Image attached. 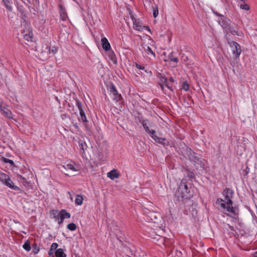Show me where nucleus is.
I'll return each instance as SVG.
<instances>
[{
	"label": "nucleus",
	"instance_id": "obj_1",
	"mask_svg": "<svg viewBox=\"0 0 257 257\" xmlns=\"http://www.w3.org/2000/svg\"><path fill=\"white\" fill-rule=\"evenodd\" d=\"M223 194L224 199L218 198L216 202L225 210V213H230L232 217H235L236 216V213L235 209L232 207L233 202L231 200L233 191L231 189L225 188L223 192Z\"/></svg>",
	"mask_w": 257,
	"mask_h": 257
},
{
	"label": "nucleus",
	"instance_id": "obj_2",
	"mask_svg": "<svg viewBox=\"0 0 257 257\" xmlns=\"http://www.w3.org/2000/svg\"><path fill=\"white\" fill-rule=\"evenodd\" d=\"M190 187L188 184L187 180L183 179L179 184L178 191L182 198H187L190 193Z\"/></svg>",
	"mask_w": 257,
	"mask_h": 257
},
{
	"label": "nucleus",
	"instance_id": "obj_3",
	"mask_svg": "<svg viewBox=\"0 0 257 257\" xmlns=\"http://www.w3.org/2000/svg\"><path fill=\"white\" fill-rule=\"evenodd\" d=\"M0 181L5 185L12 189L16 191L20 190V188L18 186L14 185L10 176L4 173H0Z\"/></svg>",
	"mask_w": 257,
	"mask_h": 257
},
{
	"label": "nucleus",
	"instance_id": "obj_4",
	"mask_svg": "<svg viewBox=\"0 0 257 257\" xmlns=\"http://www.w3.org/2000/svg\"><path fill=\"white\" fill-rule=\"evenodd\" d=\"M76 106L78 108L79 111L80 116L78 118L79 121H82L86 129H88V127L87 125L88 120L86 116L85 113L83 109L82 104L81 101L79 100L76 101Z\"/></svg>",
	"mask_w": 257,
	"mask_h": 257
},
{
	"label": "nucleus",
	"instance_id": "obj_5",
	"mask_svg": "<svg viewBox=\"0 0 257 257\" xmlns=\"http://www.w3.org/2000/svg\"><path fill=\"white\" fill-rule=\"evenodd\" d=\"M107 90L113 100L118 102L121 100V95L118 93L117 89L113 84H110L107 86Z\"/></svg>",
	"mask_w": 257,
	"mask_h": 257
},
{
	"label": "nucleus",
	"instance_id": "obj_6",
	"mask_svg": "<svg viewBox=\"0 0 257 257\" xmlns=\"http://www.w3.org/2000/svg\"><path fill=\"white\" fill-rule=\"evenodd\" d=\"M229 45L231 48L232 54L235 58H239L241 53V46L239 44L234 41L229 43Z\"/></svg>",
	"mask_w": 257,
	"mask_h": 257
},
{
	"label": "nucleus",
	"instance_id": "obj_7",
	"mask_svg": "<svg viewBox=\"0 0 257 257\" xmlns=\"http://www.w3.org/2000/svg\"><path fill=\"white\" fill-rule=\"evenodd\" d=\"M9 106L6 103H5L3 101L0 102V110L2 112L3 115L9 118H13L12 112L9 109Z\"/></svg>",
	"mask_w": 257,
	"mask_h": 257
},
{
	"label": "nucleus",
	"instance_id": "obj_8",
	"mask_svg": "<svg viewBox=\"0 0 257 257\" xmlns=\"http://www.w3.org/2000/svg\"><path fill=\"white\" fill-rule=\"evenodd\" d=\"M62 168L66 171H71L72 172H77L79 170V166L74 162L65 163L62 166Z\"/></svg>",
	"mask_w": 257,
	"mask_h": 257
},
{
	"label": "nucleus",
	"instance_id": "obj_9",
	"mask_svg": "<svg viewBox=\"0 0 257 257\" xmlns=\"http://www.w3.org/2000/svg\"><path fill=\"white\" fill-rule=\"evenodd\" d=\"M70 216V214L69 212H67L64 209H62L60 211L58 217H56L55 219L57 220L58 224L60 225L63 222V220L65 218H69Z\"/></svg>",
	"mask_w": 257,
	"mask_h": 257
},
{
	"label": "nucleus",
	"instance_id": "obj_10",
	"mask_svg": "<svg viewBox=\"0 0 257 257\" xmlns=\"http://www.w3.org/2000/svg\"><path fill=\"white\" fill-rule=\"evenodd\" d=\"M185 153L184 155V157L186 158H188L190 161L193 162L194 163H197L198 161V158L195 156V152L192 151L191 149L186 148V150L185 151Z\"/></svg>",
	"mask_w": 257,
	"mask_h": 257
},
{
	"label": "nucleus",
	"instance_id": "obj_11",
	"mask_svg": "<svg viewBox=\"0 0 257 257\" xmlns=\"http://www.w3.org/2000/svg\"><path fill=\"white\" fill-rule=\"evenodd\" d=\"M133 21L134 29L138 31L142 32L144 30V26L142 25V22L140 19H136L134 16H131Z\"/></svg>",
	"mask_w": 257,
	"mask_h": 257
},
{
	"label": "nucleus",
	"instance_id": "obj_12",
	"mask_svg": "<svg viewBox=\"0 0 257 257\" xmlns=\"http://www.w3.org/2000/svg\"><path fill=\"white\" fill-rule=\"evenodd\" d=\"M22 34L24 39L28 42L32 41L33 33L29 27H26V29L22 32Z\"/></svg>",
	"mask_w": 257,
	"mask_h": 257
},
{
	"label": "nucleus",
	"instance_id": "obj_13",
	"mask_svg": "<svg viewBox=\"0 0 257 257\" xmlns=\"http://www.w3.org/2000/svg\"><path fill=\"white\" fill-rule=\"evenodd\" d=\"M144 52L147 54V57L151 60H154L156 58L155 53L153 52L152 48L146 45L143 46Z\"/></svg>",
	"mask_w": 257,
	"mask_h": 257
},
{
	"label": "nucleus",
	"instance_id": "obj_14",
	"mask_svg": "<svg viewBox=\"0 0 257 257\" xmlns=\"http://www.w3.org/2000/svg\"><path fill=\"white\" fill-rule=\"evenodd\" d=\"M59 13L61 19L62 21H65L68 18L67 14L66 13L65 8L61 4L59 5Z\"/></svg>",
	"mask_w": 257,
	"mask_h": 257
},
{
	"label": "nucleus",
	"instance_id": "obj_15",
	"mask_svg": "<svg viewBox=\"0 0 257 257\" xmlns=\"http://www.w3.org/2000/svg\"><path fill=\"white\" fill-rule=\"evenodd\" d=\"M119 174L116 169H113L107 173V177L111 180H114L119 177Z\"/></svg>",
	"mask_w": 257,
	"mask_h": 257
},
{
	"label": "nucleus",
	"instance_id": "obj_16",
	"mask_svg": "<svg viewBox=\"0 0 257 257\" xmlns=\"http://www.w3.org/2000/svg\"><path fill=\"white\" fill-rule=\"evenodd\" d=\"M101 42L102 48L105 51H108L111 49L110 43L105 37L102 38L101 40Z\"/></svg>",
	"mask_w": 257,
	"mask_h": 257
},
{
	"label": "nucleus",
	"instance_id": "obj_17",
	"mask_svg": "<svg viewBox=\"0 0 257 257\" xmlns=\"http://www.w3.org/2000/svg\"><path fill=\"white\" fill-rule=\"evenodd\" d=\"M78 147L80 150L83 151V153H84V151L87 148V146L85 141L83 140H79L78 142Z\"/></svg>",
	"mask_w": 257,
	"mask_h": 257
},
{
	"label": "nucleus",
	"instance_id": "obj_18",
	"mask_svg": "<svg viewBox=\"0 0 257 257\" xmlns=\"http://www.w3.org/2000/svg\"><path fill=\"white\" fill-rule=\"evenodd\" d=\"M218 22L224 29H228V23L224 19V17L219 19Z\"/></svg>",
	"mask_w": 257,
	"mask_h": 257
},
{
	"label": "nucleus",
	"instance_id": "obj_19",
	"mask_svg": "<svg viewBox=\"0 0 257 257\" xmlns=\"http://www.w3.org/2000/svg\"><path fill=\"white\" fill-rule=\"evenodd\" d=\"M55 254L56 257H66V255L62 248L57 249L55 251Z\"/></svg>",
	"mask_w": 257,
	"mask_h": 257
},
{
	"label": "nucleus",
	"instance_id": "obj_20",
	"mask_svg": "<svg viewBox=\"0 0 257 257\" xmlns=\"http://www.w3.org/2000/svg\"><path fill=\"white\" fill-rule=\"evenodd\" d=\"M83 197L80 195H77L75 199V203L77 205H81L83 203Z\"/></svg>",
	"mask_w": 257,
	"mask_h": 257
},
{
	"label": "nucleus",
	"instance_id": "obj_21",
	"mask_svg": "<svg viewBox=\"0 0 257 257\" xmlns=\"http://www.w3.org/2000/svg\"><path fill=\"white\" fill-rule=\"evenodd\" d=\"M135 66L138 69L144 70L147 74H152L151 71H149L148 69H146L144 66H142L138 63H136Z\"/></svg>",
	"mask_w": 257,
	"mask_h": 257
},
{
	"label": "nucleus",
	"instance_id": "obj_22",
	"mask_svg": "<svg viewBox=\"0 0 257 257\" xmlns=\"http://www.w3.org/2000/svg\"><path fill=\"white\" fill-rule=\"evenodd\" d=\"M168 59L170 61L175 62L176 63H177L179 61V59L177 57H175L173 55V53H171L168 55Z\"/></svg>",
	"mask_w": 257,
	"mask_h": 257
},
{
	"label": "nucleus",
	"instance_id": "obj_23",
	"mask_svg": "<svg viewBox=\"0 0 257 257\" xmlns=\"http://www.w3.org/2000/svg\"><path fill=\"white\" fill-rule=\"evenodd\" d=\"M3 1L8 10L10 12H11L12 11L13 8L9 0H3Z\"/></svg>",
	"mask_w": 257,
	"mask_h": 257
},
{
	"label": "nucleus",
	"instance_id": "obj_24",
	"mask_svg": "<svg viewBox=\"0 0 257 257\" xmlns=\"http://www.w3.org/2000/svg\"><path fill=\"white\" fill-rule=\"evenodd\" d=\"M60 213L57 210H52L50 212V217L52 218H55L56 217H58V214Z\"/></svg>",
	"mask_w": 257,
	"mask_h": 257
},
{
	"label": "nucleus",
	"instance_id": "obj_25",
	"mask_svg": "<svg viewBox=\"0 0 257 257\" xmlns=\"http://www.w3.org/2000/svg\"><path fill=\"white\" fill-rule=\"evenodd\" d=\"M67 228L71 231H74L76 229V225L73 223H71L67 225Z\"/></svg>",
	"mask_w": 257,
	"mask_h": 257
},
{
	"label": "nucleus",
	"instance_id": "obj_26",
	"mask_svg": "<svg viewBox=\"0 0 257 257\" xmlns=\"http://www.w3.org/2000/svg\"><path fill=\"white\" fill-rule=\"evenodd\" d=\"M2 161L5 163H9L12 165H14V163L13 160L3 157L2 158Z\"/></svg>",
	"mask_w": 257,
	"mask_h": 257
},
{
	"label": "nucleus",
	"instance_id": "obj_27",
	"mask_svg": "<svg viewBox=\"0 0 257 257\" xmlns=\"http://www.w3.org/2000/svg\"><path fill=\"white\" fill-rule=\"evenodd\" d=\"M182 89L184 90L185 91H188L189 89V84L186 81H184L183 82L182 85Z\"/></svg>",
	"mask_w": 257,
	"mask_h": 257
},
{
	"label": "nucleus",
	"instance_id": "obj_28",
	"mask_svg": "<svg viewBox=\"0 0 257 257\" xmlns=\"http://www.w3.org/2000/svg\"><path fill=\"white\" fill-rule=\"evenodd\" d=\"M182 59L183 60V61H184L186 65H189L190 64V62H189V60L188 59V57L185 55H182Z\"/></svg>",
	"mask_w": 257,
	"mask_h": 257
},
{
	"label": "nucleus",
	"instance_id": "obj_29",
	"mask_svg": "<svg viewBox=\"0 0 257 257\" xmlns=\"http://www.w3.org/2000/svg\"><path fill=\"white\" fill-rule=\"evenodd\" d=\"M23 247L24 248V249H25L27 251L30 250L31 248V246L28 241L25 242L24 243V244L23 245Z\"/></svg>",
	"mask_w": 257,
	"mask_h": 257
},
{
	"label": "nucleus",
	"instance_id": "obj_30",
	"mask_svg": "<svg viewBox=\"0 0 257 257\" xmlns=\"http://www.w3.org/2000/svg\"><path fill=\"white\" fill-rule=\"evenodd\" d=\"M239 7L241 9L245 10L246 11H248L250 9L249 6L245 4V3L242 4H240L239 5Z\"/></svg>",
	"mask_w": 257,
	"mask_h": 257
},
{
	"label": "nucleus",
	"instance_id": "obj_31",
	"mask_svg": "<svg viewBox=\"0 0 257 257\" xmlns=\"http://www.w3.org/2000/svg\"><path fill=\"white\" fill-rule=\"evenodd\" d=\"M186 171L187 172L188 176L190 178H194L195 176V174L193 171H189L188 169H186Z\"/></svg>",
	"mask_w": 257,
	"mask_h": 257
},
{
	"label": "nucleus",
	"instance_id": "obj_32",
	"mask_svg": "<svg viewBox=\"0 0 257 257\" xmlns=\"http://www.w3.org/2000/svg\"><path fill=\"white\" fill-rule=\"evenodd\" d=\"M109 57L113 62H116L115 55L113 51L110 52Z\"/></svg>",
	"mask_w": 257,
	"mask_h": 257
},
{
	"label": "nucleus",
	"instance_id": "obj_33",
	"mask_svg": "<svg viewBox=\"0 0 257 257\" xmlns=\"http://www.w3.org/2000/svg\"><path fill=\"white\" fill-rule=\"evenodd\" d=\"M58 52V47L57 46H53L50 49V53H52L54 54H56Z\"/></svg>",
	"mask_w": 257,
	"mask_h": 257
},
{
	"label": "nucleus",
	"instance_id": "obj_34",
	"mask_svg": "<svg viewBox=\"0 0 257 257\" xmlns=\"http://www.w3.org/2000/svg\"><path fill=\"white\" fill-rule=\"evenodd\" d=\"M165 141V138H159L157 139V141L156 142L160 144H164V141Z\"/></svg>",
	"mask_w": 257,
	"mask_h": 257
},
{
	"label": "nucleus",
	"instance_id": "obj_35",
	"mask_svg": "<svg viewBox=\"0 0 257 257\" xmlns=\"http://www.w3.org/2000/svg\"><path fill=\"white\" fill-rule=\"evenodd\" d=\"M137 119L141 123H143L145 121H147L150 124V121L148 119H144L142 116H138Z\"/></svg>",
	"mask_w": 257,
	"mask_h": 257
},
{
	"label": "nucleus",
	"instance_id": "obj_36",
	"mask_svg": "<svg viewBox=\"0 0 257 257\" xmlns=\"http://www.w3.org/2000/svg\"><path fill=\"white\" fill-rule=\"evenodd\" d=\"M58 246V245L57 243L54 242L51 244L50 249H51V250H54L57 248Z\"/></svg>",
	"mask_w": 257,
	"mask_h": 257
},
{
	"label": "nucleus",
	"instance_id": "obj_37",
	"mask_svg": "<svg viewBox=\"0 0 257 257\" xmlns=\"http://www.w3.org/2000/svg\"><path fill=\"white\" fill-rule=\"evenodd\" d=\"M158 10L157 8L154 9L153 10V16L154 18H156L158 16Z\"/></svg>",
	"mask_w": 257,
	"mask_h": 257
},
{
	"label": "nucleus",
	"instance_id": "obj_38",
	"mask_svg": "<svg viewBox=\"0 0 257 257\" xmlns=\"http://www.w3.org/2000/svg\"><path fill=\"white\" fill-rule=\"evenodd\" d=\"M33 248L35 253H37L39 250V248L37 247V245L36 244L34 245Z\"/></svg>",
	"mask_w": 257,
	"mask_h": 257
},
{
	"label": "nucleus",
	"instance_id": "obj_39",
	"mask_svg": "<svg viewBox=\"0 0 257 257\" xmlns=\"http://www.w3.org/2000/svg\"><path fill=\"white\" fill-rule=\"evenodd\" d=\"M144 128V127H147L149 126V125H150L151 123L150 122V124H149V122L147 121H145L143 123H142Z\"/></svg>",
	"mask_w": 257,
	"mask_h": 257
},
{
	"label": "nucleus",
	"instance_id": "obj_40",
	"mask_svg": "<svg viewBox=\"0 0 257 257\" xmlns=\"http://www.w3.org/2000/svg\"><path fill=\"white\" fill-rule=\"evenodd\" d=\"M213 13L214 15H215L216 16L220 17V18H222V17H223V15H221V14H219L218 13H217V12H216V11H213Z\"/></svg>",
	"mask_w": 257,
	"mask_h": 257
},
{
	"label": "nucleus",
	"instance_id": "obj_41",
	"mask_svg": "<svg viewBox=\"0 0 257 257\" xmlns=\"http://www.w3.org/2000/svg\"><path fill=\"white\" fill-rule=\"evenodd\" d=\"M48 254L50 256L54 257L53 250H51V249H50L48 251Z\"/></svg>",
	"mask_w": 257,
	"mask_h": 257
},
{
	"label": "nucleus",
	"instance_id": "obj_42",
	"mask_svg": "<svg viewBox=\"0 0 257 257\" xmlns=\"http://www.w3.org/2000/svg\"><path fill=\"white\" fill-rule=\"evenodd\" d=\"M144 30H146L147 31L151 32V29L148 26H144Z\"/></svg>",
	"mask_w": 257,
	"mask_h": 257
},
{
	"label": "nucleus",
	"instance_id": "obj_43",
	"mask_svg": "<svg viewBox=\"0 0 257 257\" xmlns=\"http://www.w3.org/2000/svg\"><path fill=\"white\" fill-rule=\"evenodd\" d=\"M148 133L151 134L152 135V136H154V135H155V131L154 130H151V131H150Z\"/></svg>",
	"mask_w": 257,
	"mask_h": 257
},
{
	"label": "nucleus",
	"instance_id": "obj_44",
	"mask_svg": "<svg viewBox=\"0 0 257 257\" xmlns=\"http://www.w3.org/2000/svg\"><path fill=\"white\" fill-rule=\"evenodd\" d=\"M151 137L155 140V142L157 141V139L158 138V137L156 135L152 136Z\"/></svg>",
	"mask_w": 257,
	"mask_h": 257
},
{
	"label": "nucleus",
	"instance_id": "obj_45",
	"mask_svg": "<svg viewBox=\"0 0 257 257\" xmlns=\"http://www.w3.org/2000/svg\"><path fill=\"white\" fill-rule=\"evenodd\" d=\"M4 66L3 63L0 61V71L2 70Z\"/></svg>",
	"mask_w": 257,
	"mask_h": 257
},
{
	"label": "nucleus",
	"instance_id": "obj_46",
	"mask_svg": "<svg viewBox=\"0 0 257 257\" xmlns=\"http://www.w3.org/2000/svg\"><path fill=\"white\" fill-rule=\"evenodd\" d=\"M196 214H197V211H196V210H193V212H192V215H193V216H194V215H195Z\"/></svg>",
	"mask_w": 257,
	"mask_h": 257
},
{
	"label": "nucleus",
	"instance_id": "obj_47",
	"mask_svg": "<svg viewBox=\"0 0 257 257\" xmlns=\"http://www.w3.org/2000/svg\"><path fill=\"white\" fill-rule=\"evenodd\" d=\"M144 129L145 130V131H146V132L147 133H149L150 130H149V126L147 127H144Z\"/></svg>",
	"mask_w": 257,
	"mask_h": 257
},
{
	"label": "nucleus",
	"instance_id": "obj_48",
	"mask_svg": "<svg viewBox=\"0 0 257 257\" xmlns=\"http://www.w3.org/2000/svg\"><path fill=\"white\" fill-rule=\"evenodd\" d=\"M166 86L167 87H168V89H169L170 90H172V89L171 87H170V86H169L167 84H166Z\"/></svg>",
	"mask_w": 257,
	"mask_h": 257
},
{
	"label": "nucleus",
	"instance_id": "obj_49",
	"mask_svg": "<svg viewBox=\"0 0 257 257\" xmlns=\"http://www.w3.org/2000/svg\"><path fill=\"white\" fill-rule=\"evenodd\" d=\"M73 126L75 127V128H77V129H78V125H77V123L74 124L73 125Z\"/></svg>",
	"mask_w": 257,
	"mask_h": 257
},
{
	"label": "nucleus",
	"instance_id": "obj_50",
	"mask_svg": "<svg viewBox=\"0 0 257 257\" xmlns=\"http://www.w3.org/2000/svg\"><path fill=\"white\" fill-rule=\"evenodd\" d=\"M227 225L229 227V228H230V229H231V230H233V227L232 226H230L229 224H227Z\"/></svg>",
	"mask_w": 257,
	"mask_h": 257
},
{
	"label": "nucleus",
	"instance_id": "obj_51",
	"mask_svg": "<svg viewBox=\"0 0 257 257\" xmlns=\"http://www.w3.org/2000/svg\"><path fill=\"white\" fill-rule=\"evenodd\" d=\"M253 257H257V251L254 253Z\"/></svg>",
	"mask_w": 257,
	"mask_h": 257
},
{
	"label": "nucleus",
	"instance_id": "obj_52",
	"mask_svg": "<svg viewBox=\"0 0 257 257\" xmlns=\"http://www.w3.org/2000/svg\"><path fill=\"white\" fill-rule=\"evenodd\" d=\"M170 80L171 81H172V82H173V81H174V79H173L172 77H171V78H170Z\"/></svg>",
	"mask_w": 257,
	"mask_h": 257
},
{
	"label": "nucleus",
	"instance_id": "obj_53",
	"mask_svg": "<svg viewBox=\"0 0 257 257\" xmlns=\"http://www.w3.org/2000/svg\"><path fill=\"white\" fill-rule=\"evenodd\" d=\"M240 1H241L242 2H243V3H244L245 2L246 0H240Z\"/></svg>",
	"mask_w": 257,
	"mask_h": 257
},
{
	"label": "nucleus",
	"instance_id": "obj_54",
	"mask_svg": "<svg viewBox=\"0 0 257 257\" xmlns=\"http://www.w3.org/2000/svg\"><path fill=\"white\" fill-rule=\"evenodd\" d=\"M70 199H71V200H72L73 198H72V197H70Z\"/></svg>",
	"mask_w": 257,
	"mask_h": 257
},
{
	"label": "nucleus",
	"instance_id": "obj_55",
	"mask_svg": "<svg viewBox=\"0 0 257 257\" xmlns=\"http://www.w3.org/2000/svg\"><path fill=\"white\" fill-rule=\"evenodd\" d=\"M68 193L70 195V192H68Z\"/></svg>",
	"mask_w": 257,
	"mask_h": 257
},
{
	"label": "nucleus",
	"instance_id": "obj_56",
	"mask_svg": "<svg viewBox=\"0 0 257 257\" xmlns=\"http://www.w3.org/2000/svg\"><path fill=\"white\" fill-rule=\"evenodd\" d=\"M167 78H165V81H167Z\"/></svg>",
	"mask_w": 257,
	"mask_h": 257
}]
</instances>
